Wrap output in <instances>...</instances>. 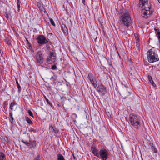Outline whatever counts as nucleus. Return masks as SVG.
<instances>
[{
	"label": "nucleus",
	"mask_w": 160,
	"mask_h": 160,
	"mask_svg": "<svg viewBox=\"0 0 160 160\" xmlns=\"http://www.w3.org/2000/svg\"><path fill=\"white\" fill-rule=\"evenodd\" d=\"M22 142L27 146H29L32 145L33 147H34L36 145V141H33L31 142L30 141V138L29 136L25 137L22 140Z\"/></svg>",
	"instance_id": "obj_5"
},
{
	"label": "nucleus",
	"mask_w": 160,
	"mask_h": 160,
	"mask_svg": "<svg viewBox=\"0 0 160 160\" xmlns=\"http://www.w3.org/2000/svg\"><path fill=\"white\" fill-rule=\"evenodd\" d=\"M45 68H47V67H45Z\"/></svg>",
	"instance_id": "obj_44"
},
{
	"label": "nucleus",
	"mask_w": 160,
	"mask_h": 160,
	"mask_svg": "<svg viewBox=\"0 0 160 160\" xmlns=\"http://www.w3.org/2000/svg\"><path fill=\"white\" fill-rule=\"evenodd\" d=\"M120 22L121 23L125 25L127 27L131 25V18L128 12L126 10H120L119 14Z\"/></svg>",
	"instance_id": "obj_1"
},
{
	"label": "nucleus",
	"mask_w": 160,
	"mask_h": 160,
	"mask_svg": "<svg viewBox=\"0 0 160 160\" xmlns=\"http://www.w3.org/2000/svg\"><path fill=\"white\" fill-rule=\"evenodd\" d=\"M138 6L142 8V10L147 12L150 11L148 0H139Z\"/></svg>",
	"instance_id": "obj_4"
},
{
	"label": "nucleus",
	"mask_w": 160,
	"mask_h": 160,
	"mask_svg": "<svg viewBox=\"0 0 160 160\" xmlns=\"http://www.w3.org/2000/svg\"><path fill=\"white\" fill-rule=\"evenodd\" d=\"M153 143H150L149 144V148H150V149L154 152L156 153L157 151V149L153 146Z\"/></svg>",
	"instance_id": "obj_18"
},
{
	"label": "nucleus",
	"mask_w": 160,
	"mask_h": 160,
	"mask_svg": "<svg viewBox=\"0 0 160 160\" xmlns=\"http://www.w3.org/2000/svg\"><path fill=\"white\" fill-rule=\"evenodd\" d=\"M38 43L40 45L47 43L48 41L46 38L42 35H39L36 38Z\"/></svg>",
	"instance_id": "obj_8"
},
{
	"label": "nucleus",
	"mask_w": 160,
	"mask_h": 160,
	"mask_svg": "<svg viewBox=\"0 0 160 160\" xmlns=\"http://www.w3.org/2000/svg\"><path fill=\"white\" fill-rule=\"evenodd\" d=\"M108 152L104 148H102L99 151V157H100L102 160H106L108 158Z\"/></svg>",
	"instance_id": "obj_7"
},
{
	"label": "nucleus",
	"mask_w": 160,
	"mask_h": 160,
	"mask_svg": "<svg viewBox=\"0 0 160 160\" xmlns=\"http://www.w3.org/2000/svg\"><path fill=\"white\" fill-rule=\"evenodd\" d=\"M97 39V37H95V40H94V41H95V42H96V39Z\"/></svg>",
	"instance_id": "obj_40"
},
{
	"label": "nucleus",
	"mask_w": 160,
	"mask_h": 160,
	"mask_svg": "<svg viewBox=\"0 0 160 160\" xmlns=\"http://www.w3.org/2000/svg\"><path fill=\"white\" fill-rule=\"evenodd\" d=\"M129 121L135 128L138 129L140 127V119L139 116L133 114L129 115Z\"/></svg>",
	"instance_id": "obj_2"
},
{
	"label": "nucleus",
	"mask_w": 160,
	"mask_h": 160,
	"mask_svg": "<svg viewBox=\"0 0 160 160\" xmlns=\"http://www.w3.org/2000/svg\"><path fill=\"white\" fill-rule=\"evenodd\" d=\"M134 36H135V37H136V36H137V37H136V39H137V38H138V40H139V38L138 37V35H137V34H134Z\"/></svg>",
	"instance_id": "obj_37"
},
{
	"label": "nucleus",
	"mask_w": 160,
	"mask_h": 160,
	"mask_svg": "<svg viewBox=\"0 0 160 160\" xmlns=\"http://www.w3.org/2000/svg\"><path fill=\"white\" fill-rule=\"evenodd\" d=\"M46 48L48 50H49L50 49V48L49 45L48 44H46Z\"/></svg>",
	"instance_id": "obj_33"
},
{
	"label": "nucleus",
	"mask_w": 160,
	"mask_h": 160,
	"mask_svg": "<svg viewBox=\"0 0 160 160\" xmlns=\"http://www.w3.org/2000/svg\"><path fill=\"white\" fill-rule=\"evenodd\" d=\"M44 55L41 51H38L35 56V59L36 62L40 65L42 64L44 61Z\"/></svg>",
	"instance_id": "obj_6"
},
{
	"label": "nucleus",
	"mask_w": 160,
	"mask_h": 160,
	"mask_svg": "<svg viewBox=\"0 0 160 160\" xmlns=\"http://www.w3.org/2000/svg\"><path fill=\"white\" fill-rule=\"evenodd\" d=\"M17 105V103L15 102V101H14L13 102H12L11 103L10 106V108L12 110L15 111V110L16 109V108H15V106Z\"/></svg>",
	"instance_id": "obj_15"
},
{
	"label": "nucleus",
	"mask_w": 160,
	"mask_h": 160,
	"mask_svg": "<svg viewBox=\"0 0 160 160\" xmlns=\"http://www.w3.org/2000/svg\"><path fill=\"white\" fill-rule=\"evenodd\" d=\"M73 158H74V159H75V157L73 155Z\"/></svg>",
	"instance_id": "obj_43"
},
{
	"label": "nucleus",
	"mask_w": 160,
	"mask_h": 160,
	"mask_svg": "<svg viewBox=\"0 0 160 160\" xmlns=\"http://www.w3.org/2000/svg\"><path fill=\"white\" fill-rule=\"evenodd\" d=\"M73 114L74 115H75V116H76V117H77V115L76 114L74 113V114Z\"/></svg>",
	"instance_id": "obj_41"
},
{
	"label": "nucleus",
	"mask_w": 160,
	"mask_h": 160,
	"mask_svg": "<svg viewBox=\"0 0 160 160\" xmlns=\"http://www.w3.org/2000/svg\"><path fill=\"white\" fill-rule=\"evenodd\" d=\"M56 59V56L53 52H50L49 55L47 59V61L48 63L52 64L54 62Z\"/></svg>",
	"instance_id": "obj_9"
},
{
	"label": "nucleus",
	"mask_w": 160,
	"mask_h": 160,
	"mask_svg": "<svg viewBox=\"0 0 160 160\" xmlns=\"http://www.w3.org/2000/svg\"><path fill=\"white\" fill-rule=\"evenodd\" d=\"M34 160H40V159H39V156H38L37 157H36L35 158Z\"/></svg>",
	"instance_id": "obj_36"
},
{
	"label": "nucleus",
	"mask_w": 160,
	"mask_h": 160,
	"mask_svg": "<svg viewBox=\"0 0 160 160\" xmlns=\"http://www.w3.org/2000/svg\"><path fill=\"white\" fill-rule=\"evenodd\" d=\"M82 3L85 5V0H82Z\"/></svg>",
	"instance_id": "obj_38"
},
{
	"label": "nucleus",
	"mask_w": 160,
	"mask_h": 160,
	"mask_svg": "<svg viewBox=\"0 0 160 160\" xmlns=\"http://www.w3.org/2000/svg\"><path fill=\"white\" fill-rule=\"evenodd\" d=\"M10 121L11 123H12L14 118L12 117V112H11L9 113Z\"/></svg>",
	"instance_id": "obj_24"
},
{
	"label": "nucleus",
	"mask_w": 160,
	"mask_h": 160,
	"mask_svg": "<svg viewBox=\"0 0 160 160\" xmlns=\"http://www.w3.org/2000/svg\"><path fill=\"white\" fill-rule=\"evenodd\" d=\"M125 93H126L127 94L126 96H128L131 94L130 92L129 91L128 92H126Z\"/></svg>",
	"instance_id": "obj_34"
},
{
	"label": "nucleus",
	"mask_w": 160,
	"mask_h": 160,
	"mask_svg": "<svg viewBox=\"0 0 160 160\" xmlns=\"http://www.w3.org/2000/svg\"><path fill=\"white\" fill-rule=\"evenodd\" d=\"M139 40L138 38H137L136 42V45L135 47H134V48H135L136 51L138 52L139 51Z\"/></svg>",
	"instance_id": "obj_16"
},
{
	"label": "nucleus",
	"mask_w": 160,
	"mask_h": 160,
	"mask_svg": "<svg viewBox=\"0 0 160 160\" xmlns=\"http://www.w3.org/2000/svg\"><path fill=\"white\" fill-rule=\"evenodd\" d=\"M57 68V67L55 65L52 66L51 67V69L53 70H56Z\"/></svg>",
	"instance_id": "obj_32"
},
{
	"label": "nucleus",
	"mask_w": 160,
	"mask_h": 160,
	"mask_svg": "<svg viewBox=\"0 0 160 160\" xmlns=\"http://www.w3.org/2000/svg\"><path fill=\"white\" fill-rule=\"evenodd\" d=\"M25 120L27 122L30 124H32V121L30 118L28 117H25Z\"/></svg>",
	"instance_id": "obj_25"
},
{
	"label": "nucleus",
	"mask_w": 160,
	"mask_h": 160,
	"mask_svg": "<svg viewBox=\"0 0 160 160\" xmlns=\"http://www.w3.org/2000/svg\"><path fill=\"white\" fill-rule=\"evenodd\" d=\"M88 78L90 81L95 78L94 77L92 73H90L88 75Z\"/></svg>",
	"instance_id": "obj_23"
},
{
	"label": "nucleus",
	"mask_w": 160,
	"mask_h": 160,
	"mask_svg": "<svg viewBox=\"0 0 160 160\" xmlns=\"http://www.w3.org/2000/svg\"><path fill=\"white\" fill-rule=\"evenodd\" d=\"M91 150L93 154L95 156L99 157V152L98 150L94 146H92L91 147Z\"/></svg>",
	"instance_id": "obj_11"
},
{
	"label": "nucleus",
	"mask_w": 160,
	"mask_h": 160,
	"mask_svg": "<svg viewBox=\"0 0 160 160\" xmlns=\"http://www.w3.org/2000/svg\"><path fill=\"white\" fill-rule=\"evenodd\" d=\"M148 78L149 81L150 82V83L153 86H155L156 85H155V84L154 83V82L152 80L151 76L150 75H148Z\"/></svg>",
	"instance_id": "obj_20"
},
{
	"label": "nucleus",
	"mask_w": 160,
	"mask_h": 160,
	"mask_svg": "<svg viewBox=\"0 0 160 160\" xmlns=\"http://www.w3.org/2000/svg\"><path fill=\"white\" fill-rule=\"evenodd\" d=\"M37 6L39 8L40 11L42 12H43L44 13L46 12L43 6V4L41 2H38L37 3Z\"/></svg>",
	"instance_id": "obj_12"
},
{
	"label": "nucleus",
	"mask_w": 160,
	"mask_h": 160,
	"mask_svg": "<svg viewBox=\"0 0 160 160\" xmlns=\"http://www.w3.org/2000/svg\"><path fill=\"white\" fill-rule=\"evenodd\" d=\"M16 83L17 84L18 88V92H20L21 89V87L20 85L19 84V83H18V80L16 79Z\"/></svg>",
	"instance_id": "obj_26"
},
{
	"label": "nucleus",
	"mask_w": 160,
	"mask_h": 160,
	"mask_svg": "<svg viewBox=\"0 0 160 160\" xmlns=\"http://www.w3.org/2000/svg\"><path fill=\"white\" fill-rule=\"evenodd\" d=\"M150 14V11L147 12L144 10H142V16L145 18H147L148 17V15Z\"/></svg>",
	"instance_id": "obj_14"
},
{
	"label": "nucleus",
	"mask_w": 160,
	"mask_h": 160,
	"mask_svg": "<svg viewBox=\"0 0 160 160\" xmlns=\"http://www.w3.org/2000/svg\"><path fill=\"white\" fill-rule=\"evenodd\" d=\"M49 129L53 133H58V130L55 128H53L52 126H49Z\"/></svg>",
	"instance_id": "obj_17"
},
{
	"label": "nucleus",
	"mask_w": 160,
	"mask_h": 160,
	"mask_svg": "<svg viewBox=\"0 0 160 160\" xmlns=\"http://www.w3.org/2000/svg\"><path fill=\"white\" fill-rule=\"evenodd\" d=\"M90 82L93 85L95 88H96L97 86V82L95 78L90 81Z\"/></svg>",
	"instance_id": "obj_19"
},
{
	"label": "nucleus",
	"mask_w": 160,
	"mask_h": 160,
	"mask_svg": "<svg viewBox=\"0 0 160 160\" xmlns=\"http://www.w3.org/2000/svg\"><path fill=\"white\" fill-rule=\"evenodd\" d=\"M6 156L2 152H0V160H5Z\"/></svg>",
	"instance_id": "obj_21"
},
{
	"label": "nucleus",
	"mask_w": 160,
	"mask_h": 160,
	"mask_svg": "<svg viewBox=\"0 0 160 160\" xmlns=\"http://www.w3.org/2000/svg\"><path fill=\"white\" fill-rule=\"evenodd\" d=\"M53 79L54 80H55V79L54 78V77L53 76H52L51 78H50L51 80H52Z\"/></svg>",
	"instance_id": "obj_39"
},
{
	"label": "nucleus",
	"mask_w": 160,
	"mask_h": 160,
	"mask_svg": "<svg viewBox=\"0 0 160 160\" xmlns=\"http://www.w3.org/2000/svg\"><path fill=\"white\" fill-rule=\"evenodd\" d=\"M50 20L51 24L53 26H55V25L53 19L52 18H50Z\"/></svg>",
	"instance_id": "obj_30"
},
{
	"label": "nucleus",
	"mask_w": 160,
	"mask_h": 160,
	"mask_svg": "<svg viewBox=\"0 0 160 160\" xmlns=\"http://www.w3.org/2000/svg\"><path fill=\"white\" fill-rule=\"evenodd\" d=\"M28 113L30 116L33 117L32 113V112L31 111V110H28Z\"/></svg>",
	"instance_id": "obj_31"
},
{
	"label": "nucleus",
	"mask_w": 160,
	"mask_h": 160,
	"mask_svg": "<svg viewBox=\"0 0 160 160\" xmlns=\"http://www.w3.org/2000/svg\"><path fill=\"white\" fill-rule=\"evenodd\" d=\"M57 156L58 160H65L63 156L61 154H58Z\"/></svg>",
	"instance_id": "obj_22"
},
{
	"label": "nucleus",
	"mask_w": 160,
	"mask_h": 160,
	"mask_svg": "<svg viewBox=\"0 0 160 160\" xmlns=\"http://www.w3.org/2000/svg\"><path fill=\"white\" fill-rule=\"evenodd\" d=\"M20 3L21 2L19 1V0H17V4L18 11L20 10Z\"/></svg>",
	"instance_id": "obj_29"
},
{
	"label": "nucleus",
	"mask_w": 160,
	"mask_h": 160,
	"mask_svg": "<svg viewBox=\"0 0 160 160\" xmlns=\"http://www.w3.org/2000/svg\"><path fill=\"white\" fill-rule=\"evenodd\" d=\"M62 28L64 34L67 36L68 34V29L66 26L64 24H62Z\"/></svg>",
	"instance_id": "obj_13"
},
{
	"label": "nucleus",
	"mask_w": 160,
	"mask_h": 160,
	"mask_svg": "<svg viewBox=\"0 0 160 160\" xmlns=\"http://www.w3.org/2000/svg\"><path fill=\"white\" fill-rule=\"evenodd\" d=\"M147 56L148 61L150 63L158 61L159 60L157 54L152 49L148 52Z\"/></svg>",
	"instance_id": "obj_3"
},
{
	"label": "nucleus",
	"mask_w": 160,
	"mask_h": 160,
	"mask_svg": "<svg viewBox=\"0 0 160 160\" xmlns=\"http://www.w3.org/2000/svg\"><path fill=\"white\" fill-rule=\"evenodd\" d=\"M44 98L47 103L49 105L52 107V104L50 102L49 100L46 98L45 96H44Z\"/></svg>",
	"instance_id": "obj_27"
},
{
	"label": "nucleus",
	"mask_w": 160,
	"mask_h": 160,
	"mask_svg": "<svg viewBox=\"0 0 160 160\" xmlns=\"http://www.w3.org/2000/svg\"><path fill=\"white\" fill-rule=\"evenodd\" d=\"M154 30L155 31V33L157 35H160V32H159L158 29L156 28H154Z\"/></svg>",
	"instance_id": "obj_28"
},
{
	"label": "nucleus",
	"mask_w": 160,
	"mask_h": 160,
	"mask_svg": "<svg viewBox=\"0 0 160 160\" xmlns=\"http://www.w3.org/2000/svg\"><path fill=\"white\" fill-rule=\"evenodd\" d=\"M158 2L160 3V0H157Z\"/></svg>",
	"instance_id": "obj_42"
},
{
	"label": "nucleus",
	"mask_w": 160,
	"mask_h": 160,
	"mask_svg": "<svg viewBox=\"0 0 160 160\" xmlns=\"http://www.w3.org/2000/svg\"><path fill=\"white\" fill-rule=\"evenodd\" d=\"M97 91L102 95H105L106 92V88L102 85H98L97 88Z\"/></svg>",
	"instance_id": "obj_10"
},
{
	"label": "nucleus",
	"mask_w": 160,
	"mask_h": 160,
	"mask_svg": "<svg viewBox=\"0 0 160 160\" xmlns=\"http://www.w3.org/2000/svg\"><path fill=\"white\" fill-rule=\"evenodd\" d=\"M36 131L33 128H31L30 129V132H35Z\"/></svg>",
	"instance_id": "obj_35"
}]
</instances>
